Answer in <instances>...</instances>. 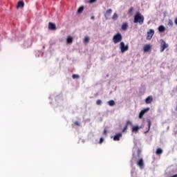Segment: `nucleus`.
I'll return each mask as SVG.
<instances>
[{
	"mask_svg": "<svg viewBox=\"0 0 177 177\" xmlns=\"http://www.w3.org/2000/svg\"><path fill=\"white\" fill-rule=\"evenodd\" d=\"M153 35H154V30L150 29L147 32V39H149V40L151 39V38H153Z\"/></svg>",
	"mask_w": 177,
	"mask_h": 177,
	"instance_id": "obj_10",
	"label": "nucleus"
},
{
	"mask_svg": "<svg viewBox=\"0 0 177 177\" xmlns=\"http://www.w3.org/2000/svg\"><path fill=\"white\" fill-rule=\"evenodd\" d=\"M151 102H153V97H151V96H149L145 99V103L147 104H150V103H151Z\"/></svg>",
	"mask_w": 177,
	"mask_h": 177,
	"instance_id": "obj_16",
	"label": "nucleus"
},
{
	"mask_svg": "<svg viewBox=\"0 0 177 177\" xmlns=\"http://www.w3.org/2000/svg\"><path fill=\"white\" fill-rule=\"evenodd\" d=\"M108 104L109 106H110L111 107H113V106H115V102L113 100H111L108 102Z\"/></svg>",
	"mask_w": 177,
	"mask_h": 177,
	"instance_id": "obj_21",
	"label": "nucleus"
},
{
	"mask_svg": "<svg viewBox=\"0 0 177 177\" xmlns=\"http://www.w3.org/2000/svg\"><path fill=\"white\" fill-rule=\"evenodd\" d=\"M96 1L97 0H89V3H95V2H96Z\"/></svg>",
	"mask_w": 177,
	"mask_h": 177,
	"instance_id": "obj_34",
	"label": "nucleus"
},
{
	"mask_svg": "<svg viewBox=\"0 0 177 177\" xmlns=\"http://www.w3.org/2000/svg\"><path fill=\"white\" fill-rule=\"evenodd\" d=\"M167 48H168V44H167V42H165V41H164L163 39L160 40V52L161 53H162V52H164V50H165V49H167Z\"/></svg>",
	"mask_w": 177,
	"mask_h": 177,
	"instance_id": "obj_6",
	"label": "nucleus"
},
{
	"mask_svg": "<svg viewBox=\"0 0 177 177\" xmlns=\"http://www.w3.org/2000/svg\"><path fill=\"white\" fill-rule=\"evenodd\" d=\"M32 45V39H28V40L25 41L24 43V46L25 48H30Z\"/></svg>",
	"mask_w": 177,
	"mask_h": 177,
	"instance_id": "obj_9",
	"label": "nucleus"
},
{
	"mask_svg": "<svg viewBox=\"0 0 177 177\" xmlns=\"http://www.w3.org/2000/svg\"><path fill=\"white\" fill-rule=\"evenodd\" d=\"M142 153V150L139 149L138 147H134L133 149V158L131 160V166H133V162H137V165L139 167L140 169H143L145 168V162L143 161V158H140V154Z\"/></svg>",
	"mask_w": 177,
	"mask_h": 177,
	"instance_id": "obj_1",
	"label": "nucleus"
},
{
	"mask_svg": "<svg viewBox=\"0 0 177 177\" xmlns=\"http://www.w3.org/2000/svg\"><path fill=\"white\" fill-rule=\"evenodd\" d=\"M122 138V133H118L113 137V140L115 142H118L120 140V138Z\"/></svg>",
	"mask_w": 177,
	"mask_h": 177,
	"instance_id": "obj_12",
	"label": "nucleus"
},
{
	"mask_svg": "<svg viewBox=\"0 0 177 177\" xmlns=\"http://www.w3.org/2000/svg\"><path fill=\"white\" fill-rule=\"evenodd\" d=\"M103 133L104 135H107V130H106V129L104 130Z\"/></svg>",
	"mask_w": 177,
	"mask_h": 177,
	"instance_id": "obj_36",
	"label": "nucleus"
},
{
	"mask_svg": "<svg viewBox=\"0 0 177 177\" xmlns=\"http://www.w3.org/2000/svg\"><path fill=\"white\" fill-rule=\"evenodd\" d=\"M48 28L49 30H56V25L52 22L48 24Z\"/></svg>",
	"mask_w": 177,
	"mask_h": 177,
	"instance_id": "obj_14",
	"label": "nucleus"
},
{
	"mask_svg": "<svg viewBox=\"0 0 177 177\" xmlns=\"http://www.w3.org/2000/svg\"><path fill=\"white\" fill-rule=\"evenodd\" d=\"M55 100H57V98H55Z\"/></svg>",
	"mask_w": 177,
	"mask_h": 177,
	"instance_id": "obj_39",
	"label": "nucleus"
},
{
	"mask_svg": "<svg viewBox=\"0 0 177 177\" xmlns=\"http://www.w3.org/2000/svg\"><path fill=\"white\" fill-rule=\"evenodd\" d=\"M158 31H159V32H164V31H165V26H162V25H160L158 27Z\"/></svg>",
	"mask_w": 177,
	"mask_h": 177,
	"instance_id": "obj_19",
	"label": "nucleus"
},
{
	"mask_svg": "<svg viewBox=\"0 0 177 177\" xmlns=\"http://www.w3.org/2000/svg\"><path fill=\"white\" fill-rule=\"evenodd\" d=\"M82 12H84V6H80L77 9V13H81Z\"/></svg>",
	"mask_w": 177,
	"mask_h": 177,
	"instance_id": "obj_25",
	"label": "nucleus"
},
{
	"mask_svg": "<svg viewBox=\"0 0 177 177\" xmlns=\"http://www.w3.org/2000/svg\"><path fill=\"white\" fill-rule=\"evenodd\" d=\"M89 37H88V36H86V37H84V44H88V42H89Z\"/></svg>",
	"mask_w": 177,
	"mask_h": 177,
	"instance_id": "obj_27",
	"label": "nucleus"
},
{
	"mask_svg": "<svg viewBox=\"0 0 177 177\" xmlns=\"http://www.w3.org/2000/svg\"><path fill=\"white\" fill-rule=\"evenodd\" d=\"M167 26H170L171 27H172V26H174V22L172 21V20L169 19Z\"/></svg>",
	"mask_w": 177,
	"mask_h": 177,
	"instance_id": "obj_28",
	"label": "nucleus"
},
{
	"mask_svg": "<svg viewBox=\"0 0 177 177\" xmlns=\"http://www.w3.org/2000/svg\"><path fill=\"white\" fill-rule=\"evenodd\" d=\"M131 176L132 177L136 176V172H135V170L133 169H132L131 170Z\"/></svg>",
	"mask_w": 177,
	"mask_h": 177,
	"instance_id": "obj_31",
	"label": "nucleus"
},
{
	"mask_svg": "<svg viewBox=\"0 0 177 177\" xmlns=\"http://www.w3.org/2000/svg\"><path fill=\"white\" fill-rule=\"evenodd\" d=\"M156 153L158 155V156H160L161 154H162V149L161 148H158L156 151Z\"/></svg>",
	"mask_w": 177,
	"mask_h": 177,
	"instance_id": "obj_24",
	"label": "nucleus"
},
{
	"mask_svg": "<svg viewBox=\"0 0 177 177\" xmlns=\"http://www.w3.org/2000/svg\"><path fill=\"white\" fill-rule=\"evenodd\" d=\"M91 20H95V16H92V17H91Z\"/></svg>",
	"mask_w": 177,
	"mask_h": 177,
	"instance_id": "obj_37",
	"label": "nucleus"
},
{
	"mask_svg": "<svg viewBox=\"0 0 177 177\" xmlns=\"http://www.w3.org/2000/svg\"><path fill=\"white\" fill-rule=\"evenodd\" d=\"M144 22L145 17L142 14H140V12H136V14L134 15L133 23H138L140 26H142Z\"/></svg>",
	"mask_w": 177,
	"mask_h": 177,
	"instance_id": "obj_2",
	"label": "nucleus"
},
{
	"mask_svg": "<svg viewBox=\"0 0 177 177\" xmlns=\"http://www.w3.org/2000/svg\"><path fill=\"white\" fill-rule=\"evenodd\" d=\"M147 122L148 124V129L146 131H145L144 133H148L149 131H150V128L151 127V120H150V119H147Z\"/></svg>",
	"mask_w": 177,
	"mask_h": 177,
	"instance_id": "obj_13",
	"label": "nucleus"
},
{
	"mask_svg": "<svg viewBox=\"0 0 177 177\" xmlns=\"http://www.w3.org/2000/svg\"><path fill=\"white\" fill-rule=\"evenodd\" d=\"M75 124H76L77 127H81V124H80V122H78V121H75Z\"/></svg>",
	"mask_w": 177,
	"mask_h": 177,
	"instance_id": "obj_33",
	"label": "nucleus"
},
{
	"mask_svg": "<svg viewBox=\"0 0 177 177\" xmlns=\"http://www.w3.org/2000/svg\"><path fill=\"white\" fill-rule=\"evenodd\" d=\"M120 49L121 53H125V52H127L128 49H129V46H128V44L125 45V43H124V41H121L120 44Z\"/></svg>",
	"mask_w": 177,
	"mask_h": 177,
	"instance_id": "obj_4",
	"label": "nucleus"
},
{
	"mask_svg": "<svg viewBox=\"0 0 177 177\" xmlns=\"http://www.w3.org/2000/svg\"><path fill=\"white\" fill-rule=\"evenodd\" d=\"M111 13H113V10L111 8L108 9L104 13V17L106 20H109L110 19V16H111Z\"/></svg>",
	"mask_w": 177,
	"mask_h": 177,
	"instance_id": "obj_8",
	"label": "nucleus"
},
{
	"mask_svg": "<svg viewBox=\"0 0 177 177\" xmlns=\"http://www.w3.org/2000/svg\"><path fill=\"white\" fill-rule=\"evenodd\" d=\"M72 78H73V80H77V78H80V75L73 74V75H72Z\"/></svg>",
	"mask_w": 177,
	"mask_h": 177,
	"instance_id": "obj_29",
	"label": "nucleus"
},
{
	"mask_svg": "<svg viewBox=\"0 0 177 177\" xmlns=\"http://www.w3.org/2000/svg\"><path fill=\"white\" fill-rule=\"evenodd\" d=\"M67 44H73V37L68 36L66 39Z\"/></svg>",
	"mask_w": 177,
	"mask_h": 177,
	"instance_id": "obj_23",
	"label": "nucleus"
},
{
	"mask_svg": "<svg viewBox=\"0 0 177 177\" xmlns=\"http://www.w3.org/2000/svg\"><path fill=\"white\" fill-rule=\"evenodd\" d=\"M129 13H132L133 12V7H131L129 10Z\"/></svg>",
	"mask_w": 177,
	"mask_h": 177,
	"instance_id": "obj_35",
	"label": "nucleus"
},
{
	"mask_svg": "<svg viewBox=\"0 0 177 177\" xmlns=\"http://www.w3.org/2000/svg\"><path fill=\"white\" fill-rule=\"evenodd\" d=\"M103 142H104V138H100V141H99L100 145H102V143H103Z\"/></svg>",
	"mask_w": 177,
	"mask_h": 177,
	"instance_id": "obj_32",
	"label": "nucleus"
},
{
	"mask_svg": "<svg viewBox=\"0 0 177 177\" xmlns=\"http://www.w3.org/2000/svg\"><path fill=\"white\" fill-rule=\"evenodd\" d=\"M175 173H176V169H175L174 167H170L167 169V174L169 177H177V174L174 175Z\"/></svg>",
	"mask_w": 177,
	"mask_h": 177,
	"instance_id": "obj_5",
	"label": "nucleus"
},
{
	"mask_svg": "<svg viewBox=\"0 0 177 177\" xmlns=\"http://www.w3.org/2000/svg\"><path fill=\"white\" fill-rule=\"evenodd\" d=\"M122 41V35H121L120 32H118L113 37V44H118L119 42H121Z\"/></svg>",
	"mask_w": 177,
	"mask_h": 177,
	"instance_id": "obj_3",
	"label": "nucleus"
},
{
	"mask_svg": "<svg viewBox=\"0 0 177 177\" xmlns=\"http://www.w3.org/2000/svg\"><path fill=\"white\" fill-rule=\"evenodd\" d=\"M17 9H19V8H24V1H19L18 2L17 6Z\"/></svg>",
	"mask_w": 177,
	"mask_h": 177,
	"instance_id": "obj_18",
	"label": "nucleus"
},
{
	"mask_svg": "<svg viewBox=\"0 0 177 177\" xmlns=\"http://www.w3.org/2000/svg\"><path fill=\"white\" fill-rule=\"evenodd\" d=\"M96 105L97 106H102V101H101V100H97L96 101Z\"/></svg>",
	"mask_w": 177,
	"mask_h": 177,
	"instance_id": "obj_30",
	"label": "nucleus"
},
{
	"mask_svg": "<svg viewBox=\"0 0 177 177\" xmlns=\"http://www.w3.org/2000/svg\"><path fill=\"white\" fill-rule=\"evenodd\" d=\"M149 110H150V108L147 107L145 108L144 109H142L139 115H138V118H140V120H142V118H143V116L145 115V114H146V113H147V111H149Z\"/></svg>",
	"mask_w": 177,
	"mask_h": 177,
	"instance_id": "obj_7",
	"label": "nucleus"
},
{
	"mask_svg": "<svg viewBox=\"0 0 177 177\" xmlns=\"http://www.w3.org/2000/svg\"><path fill=\"white\" fill-rule=\"evenodd\" d=\"M43 48H44V49L45 48V46H43Z\"/></svg>",
	"mask_w": 177,
	"mask_h": 177,
	"instance_id": "obj_38",
	"label": "nucleus"
},
{
	"mask_svg": "<svg viewBox=\"0 0 177 177\" xmlns=\"http://www.w3.org/2000/svg\"><path fill=\"white\" fill-rule=\"evenodd\" d=\"M129 125H130L131 127H133V124H132V122L130 120H127L126 124L122 129V132H125V131H127V129H128Z\"/></svg>",
	"mask_w": 177,
	"mask_h": 177,
	"instance_id": "obj_11",
	"label": "nucleus"
},
{
	"mask_svg": "<svg viewBox=\"0 0 177 177\" xmlns=\"http://www.w3.org/2000/svg\"><path fill=\"white\" fill-rule=\"evenodd\" d=\"M122 30L123 31H126L127 28H128V24L127 23H124L122 25V27H121Z\"/></svg>",
	"mask_w": 177,
	"mask_h": 177,
	"instance_id": "obj_20",
	"label": "nucleus"
},
{
	"mask_svg": "<svg viewBox=\"0 0 177 177\" xmlns=\"http://www.w3.org/2000/svg\"><path fill=\"white\" fill-rule=\"evenodd\" d=\"M151 49V46L150 44H146L144 46V52L147 53Z\"/></svg>",
	"mask_w": 177,
	"mask_h": 177,
	"instance_id": "obj_15",
	"label": "nucleus"
},
{
	"mask_svg": "<svg viewBox=\"0 0 177 177\" xmlns=\"http://www.w3.org/2000/svg\"><path fill=\"white\" fill-rule=\"evenodd\" d=\"M140 128H142V127H139V126H133L132 127V132H139V129H140Z\"/></svg>",
	"mask_w": 177,
	"mask_h": 177,
	"instance_id": "obj_17",
	"label": "nucleus"
},
{
	"mask_svg": "<svg viewBox=\"0 0 177 177\" xmlns=\"http://www.w3.org/2000/svg\"><path fill=\"white\" fill-rule=\"evenodd\" d=\"M117 19H118V15H117L116 12H115L112 17V19L113 20H117Z\"/></svg>",
	"mask_w": 177,
	"mask_h": 177,
	"instance_id": "obj_26",
	"label": "nucleus"
},
{
	"mask_svg": "<svg viewBox=\"0 0 177 177\" xmlns=\"http://www.w3.org/2000/svg\"><path fill=\"white\" fill-rule=\"evenodd\" d=\"M36 57H41L44 56V53L42 51H37L35 54Z\"/></svg>",
	"mask_w": 177,
	"mask_h": 177,
	"instance_id": "obj_22",
	"label": "nucleus"
}]
</instances>
